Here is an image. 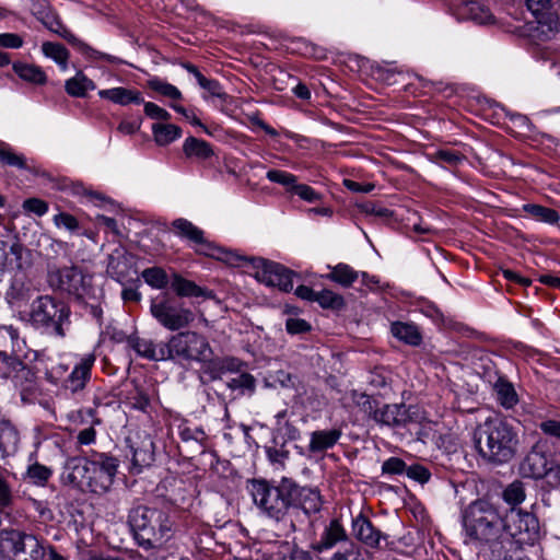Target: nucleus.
Instances as JSON below:
<instances>
[{
    "mask_svg": "<svg viewBox=\"0 0 560 560\" xmlns=\"http://www.w3.org/2000/svg\"><path fill=\"white\" fill-rule=\"evenodd\" d=\"M46 27L74 46L85 58L91 60H105L109 63H119L118 57L98 51L86 43L77 38L56 16L44 22Z\"/></svg>",
    "mask_w": 560,
    "mask_h": 560,
    "instance_id": "ddd939ff",
    "label": "nucleus"
},
{
    "mask_svg": "<svg viewBox=\"0 0 560 560\" xmlns=\"http://www.w3.org/2000/svg\"><path fill=\"white\" fill-rule=\"evenodd\" d=\"M19 443L20 433L16 427L10 420H0V459L15 454Z\"/></svg>",
    "mask_w": 560,
    "mask_h": 560,
    "instance_id": "c85d7f7f",
    "label": "nucleus"
},
{
    "mask_svg": "<svg viewBox=\"0 0 560 560\" xmlns=\"http://www.w3.org/2000/svg\"><path fill=\"white\" fill-rule=\"evenodd\" d=\"M183 152L187 159L197 162H206L215 156L211 143L192 136L187 137L183 142Z\"/></svg>",
    "mask_w": 560,
    "mask_h": 560,
    "instance_id": "cd10ccee",
    "label": "nucleus"
},
{
    "mask_svg": "<svg viewBox=\"0 0 560 560\" xmlns=\"http://www.w3.org/2000/svg\"><path fill=\"white\" fill-rule=\"evenodd\" d=\"M0 547L14 560H43L45 557L43 542L35 535L19 529L1 530Z\"/></svg>",
    "mask_w": 560,
    "mask_h": 560,
    "instance_id": "9d476101",
    "label": "nucleus"
},
{
    "mask_svg": "<svg viewBox=\"0 0 560 560\" xmlns=\"http://www.w3.org/2000/svg\"><path fill=\"white\" fill-rule=\"evenodd\" d=\"M9 253L7 250L3 254L1 268H15L19 270H26L32 265L31 252L19 241L14 242L9 246Z\"/></svg>",
    "mask_w": 560,
    "mask_h": 560,
    "instance_id": "bb28decb",
    "label": "nucleus"
},
{
    "mask_svg": "<svg viewBox=\"0 0 560 560\" xmlns=\"http://www.w3.org/2000/svg\"><path fill=\"white\" fill-rule=\"evenodd\" d=\"M474 446L487 463H509L517 452L518 434L515 429L498 417L488 418L474 430Z\"/></svg>",
    "mask_w": 560,
    "mask_h": 560,
    "instance_id": "f03ea898",
    "label": "nucleus"
},
{
    "mask_svg": "<svg viewBox=\"0 0 560 560\" xmlns=\"http://www.w3.org/2000/svg\"><path fill=\"white\" fill-rule=\"evenodd\" d=\"M256 277L267 285L289 292L293 289V272L284 266L266 259H258Z\"/></svg>",
    "mask_w": 560,
    "mask_h": 560,
    "instance_id": "4468645a",
    "label": "nucleus"
},
{
    "mask_svg": "<svg viewBox=\"0 0 560 560\" xmlns=\"http://www.w3.org/2000/svg\"><path fill=\"white\" fill-rule=\"evenodd\" d=\"M523 211L530 218L548 224H556L560 220L558 211L537 203L523 205Z\"/></svg>",
    "mask_w": 560,
    "mask_h": 560,
    "instance_id": "4c0bfd02",
    "label": "nucleus"
},
{
    "mask_svg": "<svg viewBox=\"0 0 560 560\" xmlns=\"http://www.w3.org/2000/svg\"><path fill=\"white\" fill-rule=\"evenodd\" d=\"M90 471L91 486H89L88 491L95 494L106 493L114 483V478L95 469H91Z\"/></svg>",
    "mask_w": 560,
    "mask_h": 560,
    "instance_id": "37998d69",
    "label": "nucleus"
},
{
    "mask_svg": "<svg viewBox=\"0 0 560 560\" xmlns=\"http://www.w3.org/2000/svg\"><path fill=\"white\" fill-rule=\"evenodd\" d=\"M406 474L409 478L417 480L421 483H425L430 480V471L422 465H411L407 467Z\"/></svg>",
    "mask_w": 560,
    "mask_h": 560,
    "instance_id": "338daca9",
    "label": "nucleus"
},
{
    "mask_svg": "<svg viewBox=\"0 0 560 560\" xmlns=\"http://www.w3.org/2000/svg\"><path fill=\"white\" fill-rule=\"evenodd\" d=\"M128 343L139 357L149 361L167 360L166 343H155L151 339L140 337H130Z\"/></svg>",
    "mask_w": 560,
    "mask_h": 560,
    "instance_id": "4be33fe9",
    "label": "nucleus"
},
{
    "mask_svg": "<svg viewBox=\"0 0 560 560\" xmlns=\"http://www.w3.org/2000/svg\"><path fill=\"white\" fill-rule=\"evenodd\" d=\"M315 302H317L323 308L330 310H341L346 305L342 295L328 289L317 292Z\"/></svg>",
    "mask_w": 560,
    "mask_h": 560,
    "instance_id": "c03bdc74",
    "label": "nucleus"
},
{
    "mask_svg": "<svg viewBox=\"0 0 560 560\" xmlns=\"http://www.w3.org/2000/svg\"><path fill=\"white\" fill-rule=\"evenodd\" d=\"M503 515L486 499L471 502L464 511L463 524L467 536L483 542H500Z\"/></svg>",
    "mask_w": 560,
    "mask_h": 560,
    "instance_id": "39448f33",
    "label": "nucleus"
},
{
    "mask_svg": "<svg viewBox=\"0 0 560 560\" xmlns=\"http://www.w3.org/2000/svg\"><path fill=\"white\" fill-rule=\"evenodd\" d=\"M147 86L153 92L174 102L183 100V93L179 89L159 77H152L147 80Z\"/></svg>",
    "mask_w": 560,
    "mask_h": 560,
    "instance_id": "58836bf2",
    "label": "nucleus"
},
{
    "mask_svg": "<svg viewBox=\"0 0 560 560\" xmlns=\"http://www.w3.org/2000/svg\"><path fill=\"white\" fill-rule=\"evenodd\" d=\"M52 222L56 228L65 229L70 233H75L80 228L78 219L73 214L65 211H60L57 214H55L52 218Z\"/></svg>",
    "mask_w": 560,
    "mask_h": 560,
    "instance_id": "6e6d98bb",
    "label": "nucleus"
},
{
    "mask_svg": "<svg viewBox=\"0 0 560 560\" xmlns=\"http://www.w3.org/2000/svg\"><path fill=\"white\" fill-rule=\"evenodd\" d=\"M24 40L22 36L15 33H1L0 34V47L19 49L23 46Z\"/></svg>",
    "mask_w": 560,
    "mask_h": 560,
    "instance_id": "774afa93",
    "label": "nucleus"
},
{
    "mask_svg": "<svg viewBox=\"0 0 560 560\" xmlns=\"http://www.w3.org/2000/svg\"><path fill=\"white\" fill-rule=\"evenodd\" d=\"M351 529L361 544L372 549H381L382 540H387V535L376 528L362 512L352 517Z\"/></svg>",
    "mask_w": 560,
    "mask_h": 560,
    "instance_id": "a211bd4d",
    "label": "nucleus"
},
{
    "mask_svg": "<svg viewBox=\"0 0 560 560\" xmlns=\"http://www.w3.org/2000/svg\"><path fill=\"white\" fill-rule=\"evenodd\" d=\"M265 560H313L306 552L295 550L290 545L280 546L277 551L272 552Z\"/></svg>",
    "mask_w": 560,
    "mask_h": 560,
    "instance_id": "a18cd8bd",
    "label": "nucleus"
},
{
    "mask_svg": "<svg viewBox=\"0 0 560 560\" xmlns=\"http://www.w3.org/2000/svg\"><path fill=\"white\" fill-rule=\"evenodd\" d=\"M42 52L46 58L54 60L61 71L68 69L70 52L62 44L44 42L42 44Z\"/></svg>",
    "mask_w": 560,
    "mask_h": 560,
    "instance_id": "f704fd0d",
    "label": "nucleus"
},
{
    "mask_svg": "<svg viewBox=\"0 0 560 560\" xmlns=\"http://www.w3.org/2000/svg\"><path fill=\"white\" fill-rule=\"evenodd\" d=\"M292 516L302 510L306 515L320 511L323 499L319 490L313 487H301L293 480Z\"/></svg>",
    "mask_w": 560,
    "mask_h": 560,
    "instance_id": "6ab92c4d",
    "label": "nucleus"
},
{
    "mask_svg": "<svg viewBox=\"0 0 560 560\" xmlns=\"http://www.w3.org/2000/svg\"><path fill=\"white\" fill-rule=\"evenodd\" d=\"M495 394L497 401L505 409H512L518 402V395L514 385L504 376L495 374L494 380L488 381Z\"/></svg>",
    "mask_w": 560,
    "mask_h": 560,
    "instance_id": "393cba45",
    "label": "nucleus"
},
{
    "mask_svg": "<svg viewBox=\"0 0 560 560\" xmlns=\"http://www.w3.org/2000/svg\"><path fill=\"white\" fill-rule=\"evenodd\" d=\"M406 470V463L398 457H389L382 465V472L387 475H401Z\"/></svg>",
    "mask_w": 560,
    "mask_h": 560,
    "instance_id": "052dcab7",
    "label": "nucleus"
},
{
    "mask_svg": "<svg viewBox=\"0 0 560 560\" xmlns=\"http://www.w3.org/2000/svg\"><path fill=\"white\" fill-rule=\"evenodd\" d=\"M293 479L282 477L278 482L265 479H252L249 493L259 513L280 524L288 534L296 530L292 517Z\"/></svg>",
    "mask_w": 560,
    "mask_h": 560,
    "instance_id": "f257e3e1",
    "label": "nucleus"
},
{
    "mask_svg": "<svg viewBox=\"0 0 560 560\" xmlns=\"http://www.w3.org/2000/svg\"><path fill=\"white\" fill-rule=\"evenodd\" d=\"M360 277V272L355 271L351 266L339 262L330 267V272L326 278L343 288H350Z\"/></svg>",
    "mask_w": 560,
    "mask_h": 560,
    "instance_id": "72a5a7b5",
    "label": "nucleus"
},
{
    "mask_svg": "<svg viewBox=\"0 0 560 560\" xmlns=\"http://www.w3.org/2000/svg\"><path fill=\"white\" fill-rule=\"evenodd\" d=\"M431 160L442 166H457L463 163L465 155L451 149H440L431 154Z\"/></svg>",
    "mask_w": 560,
    "mask_h": 560,
    "instance_id": "79ce46f5",
    "label": "nucleus"
},
{
    "mask_svg": "<svg viewBox=\"0 0 560 560\" xmlns=\"http://www.w3.org/2000/svg\"><path fill=\"white\" fill-rule=\"evenodd\" d=\"M152 133L156 144L164 147L182 137V129L174 124H153Z\"/></svg>",
    "mask_w": 560,
    "mask_h": 560,
    "instance_id": "c9c22d12",
    "label": "nucleus"
},
{
    "mask_svg": "<svg viewBox=\"0 0 560 560\" xmlns=\"http://www.w3.org/2000/svg\"><path fill=\"white\" fill-rule=\"evenodd\" d=\"M144 282L153 289H164L168 283L166 271L161 267H150L141 272Z\"/></svg>",
    "mask_w": 560,
    "mask_h": 560,
    "instance_id": "a19ab883",
    "label": "nucleus"
},
{
    "mask_svg": "<svg viewBox=\"0 0 560 560\" xmlns=\"http://www.w3.org/2000/svg\"><path fill=\"white\" fill-rule=\"evenodd\" d=\"M167 360L178 362H210L213 354L208 339L196 331L186 330L173 335L166 342Z\"/></svg>",
    "mask_w": 560,
    "mask_h": 560,
    "instance_id": "1a4fd4ad",
    "label": "nucleus"
},
{
    "mask_svg": "<svg viewBox=\"0 0 560 560\" xmlns=\"http://www.w3.org/2000/svg\"><path fill=\"white\" fill-rule=\"evenodd\" d=\"M525 490L523 482L516 480L510 483L502 493L503 500L512 508L521 504L525 500Z\"/></svg>",
    "mask_w": 560,
    "mask_h": 560,
    "instance_id": "8fccbe9b",
    "label": "nucleus"
},
{
    "mask_svg": "<svg viewBox=\"0 0 560 560\" xmlns=\"http://www.w3.org/2000/svg\"><path fill=\"white\" fill-rule=\"evenodd\" d=\"M362 408L368 412L373 420L382 425L397 427L404 422L405 419V407L402 405H383L381 408H376V401L372 400L366 395H361Z\"/></svg>",
    "mask_w": 560,
    "mask_h": 560,
    "instance_id": "dca6fc26",
    "label": "nucleus"
},
{
    "mask_svg": "<svg viewBox=\"0 0 560 560\" xmlns=\"http://www.w3.org/2000/svg\"><path fill=\"white\" fill-rule=\"evenodd\" d=\"M13 513L16 522H49L54 517L46 501L25 494L14 505Z\"/></svg>",
    "mask_w": 560,
    "mask_h": 560,
    "instance_id": "2eb2a0df",
    "label": "nucleus"
},
{
    "mask_svg": "<svg viewBox=\"0 0 560 560\" xmlns=\"http://www.w3.org/2000/svg\"><path fill=\"white\" fill-rule=\"evenodd\" d=\"M88 460L91 464V469L102 471L115 478L118 469V459L106 453H93Z\"/></svg>",
    "mask_w": 560,
    "mask_h": 560,
    "instance_id": "e433bc0d",
    "label": "nucleus"
},
{
    "mask_svg": "<svg viewBox=\"0 0 560 560\" xmlns=\"http://www.w3.org/2000/svg\"><path fill=\"white\" fill-rule=\"evenodd\" d=\"M96 89L93 80L88 78L83 71L79 70L74 77L66 80L65 90L72 97H85L89 91Z\"/></svg>",
    "mask_w": 560,
    "mask_h": 560,
    "instance_id": "2f4dec72",
    "label": "nucleus"
},
{
    "mask_svg": "<svg viewBox=\"0 0 560 560\" xmlns=\"http://www.w3.org/2000/svg\"><path fill=\"white\" fill-rule=\"evenodd\" d=\"M292 192L307 202H315L320 198V195L314 188L305 184H298V182L295 183Z\"/></svg>",
    "mask_w": 560,
    "mask_h": 560,
    "instance_id": "e2e57ef3",
    "label": "nucleus"
},
{
    "mask_svg": "<svg viewBox=\"0 0 560 560\" xmlns=\"http://www.w3.org/2000/svg\"><path fill=\"white\" fill-rule=\"evenodd\" d=\"M266 177L271 183H277L287 188L288 191H292L298 177L289 172L280 170H269Z\"/></svg>",
    "mask_w": 560,
    "mask_h": 560,
    "instance_id": "603ef678",
    "label": "nucleus"
},
{
    "mask_svg": "<svg viewBox=\"0 0 560 560\" xmlns=\"http://www.w3.org/2000/svg\"><path fill=\"white\" fill-rule=\"evenodd\" d=\"M348 533L341 522L337 518L331 520L323 529L319 540L312 545L315 552H324L335 548L340 542L349 544Z\"/></svg>",
    "mask_w": 560,
    "mask_h": 560,
    "instance_id": "aec40b11",
    "label": "nucleus"
},
{
    "mask_svg": "<svg viewBox=\"0 0 560 560\" xmlns=\"http://www.w3.org/2000/svg\"><path fill=\"white\" fill-rule=\"evenodd\" d=\"M342 436L339 428L315 430L310 434L308 452L311 454L324 453L337 445Z\"/></svg>",
    "mask_w": 560,
    "mask_h": 560,
    "instance_id": "412c9836",
    "label": "nucleus"
},
{
    "mask_svg": "<svg viewBox=\"0 0 560 560\" xmlns=\"http://www.w3.org/2000/svg\"><path fill=\"white\" fill-rule=\"evenodd\" d=\"M288 411L282 410L276 415L279 432L289 441H296L301 436L300 430L289 420H285Z\"/></svg>",
    "mask_w": 560,
    "mask_h": 560,
    "instance_id": "3c124183",
    "label": "nucleus"
},
{
    "mask_svg": "<svg viewBox=\"0 0 560 560\" xmlns=\"http://www.w3.org/2000/svg\"><path fill=\"white\" fill-rule=\"evenodd\" d=\"M7 474V469L0 467V513L13 505V491Z\"/></svg>",
    "mask_w": 560,
    "mask_h": 560,
    "instance_id": "de8ad7c7",
    "label": "nucleus"
},
{
    "mask_svg": "<svg viewBox=\"0 0 560 560\" xmlns=\"http://www.w3.org/2000/svg\"><path fill=\"white\" fill-rule=\"evenodd\" d=\"M526 7L540 23L549 10V0H526Z\"/></svg>",
    "mask_w": 560,
    "mask_h": 560,
    "instance_id": "69168bd1",
    "label": "nucleus"
},
{
    "mask_svg": "<svg viewBox=\"0 0 560 560\" xmlns=\"http://www.w3.org/2000/svg\"><path fill=\"white\" fill-rule=\"evenodd\" d=\"M73 358L72 366L60 361L44 372L47 383L57 387L60 393L71 396H75L86 388L96 362L94 352L74 354Z\"/></svg>",
    "mask_w": 560,
    "mask_h": 560,
    "instance_id": "7ed1b4c3",
    "label": "nucleus"
},
{
    "mask_svg": "<svg viewBox=\"0 0 560 560\" xmlns=\"http://www.w3.org/2000/svg\"><path fill=\"white\" fill-rule=\"evenodd\" d=\"M287 331L291 335L304 334L311 330L308 322L302 318L290 317L285 322Z\"/></svg>",
    "mask_w": 560,
    "mask_h": 560,
    "instance_id": "0e129e2a",
    "label": "nucleus"
},
{
    "mask_svg": "<svg viewBox=\"0 0 560 560\" xmlns=\"http://www.w3.org/2000/svg\"><path fill=\"white\" fill-rule=\"evenodd\" d=\"M143 110L144 114L155 120H163L167 121L171 119V114L163 107L159 106L158 104L153 102H144L143 101Z\"/></svg>",
    "mask_w": 560,
    "mask_h": 560,
    "instance_id": "13d9d810",
    "label": "nucleus"
},
{
    "mask_svg": "<svg viewBox=\"0 0 560 560\" xmlns=\"http://www.w3.org/2000/svg\"><path fill=\"white\" fill-rule=\"evenodd\" d=\"M178 435L183 442H197L202 444L206 440V433L200 427H190L187 423L178 425Z\"/></svg>",
    "mask_w": 560,
    "mask_h": 560,
    "instance_id": "864d4df0",
    "label": "nucleus"
},
{
    "mask_svg": "<svg viewBox=\"0 0 560 560\" xmlns=\"http://www.w3.org/2000/svg\"><path fill=\"white\" fill-rule=\"evenodd\" d=\"M390 334L399 341L412 347H418L422 342L420 327L412 322H393L390 324Z\"/></svg>",
    "mask_w": 560,
    "mask_h": 560,
    "instance_id": "c756f323",
    "label": "nucleus"
},
{
    "mask_svg": "<svg viewBox=\"0 0 560 560\" xmlns=\"http://www.w3.org/2000/svg\"><path fill=\"white\" fill-rule=\"evenodd\" d=\"M365 551L358 544L350 541L337 550L330 560H366Z\"/></svg>",
    "mask_w": 560,
    "mask_h": 560,
    "instance_id": "09e8293b",
    "label": "nucleus"
},
{
    "mask_svg": "<svg viewBox=\"0 0 560 560\" xmlns=\"http://www.w3.org/2000/svg\"><path fill=\"white\" fill-rule=\"evenodd\" d=\"M150 312L161 326L172 331L188 327L195 319L191 310L170 298L153 300Z\"/></svg>",
    "mask_w": 560,
    "mask_h": 560,
    "instance_id": "9b49d317",
    "label": "nucleus"
},
{
    "mask_svg": "<svg viewBox=\"0 0 560 560\" xmlns=\"http://www.w3.org/2000/svg\"><path fill=\"white\" fill-rule=\"evenodd\" d=\"M129 523L137 544L145 550L152 549L155 542L168 539L173 530L168 513L153 506L139 505L132 509Z\"/></svg>",
    "mask_w": 560,
    "mask_h": 560,
    "instance_id": "20e7f679",
    "label": "nucleus"
},
{
    "mask_svg": "<svg viewBox=\"0 0 560 560\" xmlns=\"http://www.w3.org/2000/svg\"><path fill=\"white\" fill-rule=\"evenodd\" d=\"M91 464L86 457H71L66 462L62 480L66 485L88 491L91 486Z\"/></svg>",
    "mask_w": 560,
    "mask_h": 560,
    "instance_id": "f3484780",
    "label": "nucleus"
},
{
    "mask_svg": "<svg viewBox=\"0 0 560 560\" xmlns=\"http://www.w3.org/2000/svg\"><path fill=\"white\" fill-rule=\"evenodd\" d=\"M49 283L52 288L84 298L91 291V277L75 266L62 267L49 273Z\"/></svg>",
    "mask_w": 560,
    "mask_h": 560,
    "instance_id": "f8f14e48",
    "label": "nucleus"
},
{
    "mask_svg": "<svg viewBox=\"0 0 560 560\" xmlns=\"http://www.w3.org/2000/svg\"><path fill=\"white\" fill-rule=\"evenodd\" d=\"M172 290L179 298H202L211 300L214 298V292L207 288H202L191 280L182 277L179 273L172 276Z\"/></svg>",
    "mask_w": 560,
    "mask_h": 560,
    "instance_id": "b1692460",
    "label": "nucleus"
},
{
    "mask_svg": "<svg viewBox=\"0 0 560 560\" xmlns=\"http://www.w3.org/2000/svg\"><path fill=\"white\" fill-rule=\"evenodd\" d=\"M228 385L231 389H247L252 392L255 388V378L248 373H243L233 377Z\"/></svg>",
    "mask_w": 560,
    "mask_h": 560,
    "instance_id": "680f3d73",
    "label": "nucleus"
},
{
    "mask_svg": "<svg viewBox=\"0 0 560 560\" xmlns=\"http://www.w3.org/2000/svg\"><path fill=\"white\" fill-rule=\"evenodd\" d=\"M69 317L70 310L62 301L42 295L32 302L28 320L33 328L44 334L65 338V325L69 324Z\"/></svg>",
    "mask_w": 560,
    "mask_h": 560,
    "instance_id": "423d86ee",
    "label": "nucleus"
},
{
    "mask_svg": "<svg viewBox=\"0 0 560 560\" xmlns=\"http://www.w3.org/2000/svg\"><path fill=\"white\" fill-rule=\"evenodd\" d=\"M500 544H509L506 552L516 551L523 545H533L539 537L538 518L529 512L511 508L502 518Z\"/></svg>",
    "mask_w": 560,
    "mask_h": 560,
    "instance_id": "0eeeda50",
    "label": "nucleus"
},
{
    "mask_svg": "<svg viewBox=\"0 0 560 560\" xmlns=\"http://www.w3.org/2000/svg\"><path fill=\"white\" fill-rule=\"evenodd\" d=\"M154 459L153 453V442L149 441L143 445L142 448H133L132 450V465L137 468L138 471L141 470L142 467L149 466Z\"/></svg>",
    "mask_w": 560,
    "mask_h": 560,
    "instance_id": "49530a36",
    "label": "nucleus"
},
{
    "mask_svg": "<svg viewBox=\"0 0 560 560\" xmlns=\"http://www.w3.org/2000/svg\"><path fill=\"white\" fill-rule=\"evenodd\" d=\"M98 96L120 106H128L130 104L140 105L143 103L142 93L140 91L124 86L100 90Z\"/></svg>",
    "mask_w": 560,
    "mask_h": 560,
    "instance_id": "a878e982",
    "label": "nucleus"
},
{
    "mask_svg": "<svg viewBox=\"0 0 560 560\" xmlns=\"http://www.w3.org/2000/svg\"><path fill=\"white\" fill-rule=\"evenodd\" d=\"M0 163L3 166H11L21 170L26 167V160L24 155L15 153L10 148H0Z\"/></svg>",
    "mask_w": 560,
    "mask_h": 560,
    "instance_id": "5fc2aeb1",
    "label": "nucleus"
},
{
    "mask_svg": "<svg viewBox=\"0 0 560 560\" xmlns=\"http://www.w3.org/2000/svg\"><path fill=\"white\" fill-rule=\"evenodd\" d=\"M22 208L27 213H34L38 217H43L48 212V203L39 198H28L23 201Z\"/></svg>",
    "mask_w": 560,
    "mask_h": 560,
    "instance_id": "4d7b16f0",
    "label": "nucleus"
},
{
    "mask_svg": "<svg viewBox=\"0 0 560 560\" xmlns=\"http://www.w3.org/2000/svg\"><path fill=\"white\" fill-rule=\"evenodd\" d=\"M0 378L12 383L24 402L35 400L40 394L37 372L15 354L0 351Z\"/></svg>",
    "mask_w": 560,
    "mask_h": 560,
    "instance_id": "6e6552de",
    "label": "nucleus"
},
{
    "mask_svg": "<svg viewBox=\"0 0 560 560\" xmlns=\"http://www.w3.org/2000/svg\"><path fill=\"white\" fill-rule=\"evenodd\" d=\"M52 476V469L39 463L30 465L25 477L35 486L45 487Z\"/></svg>",
    "mask_w": 560,
    "mask_h": 560,
    "instance_id": "ea45409f",
    "label": "nucleus"
},
{
    "mask_svg": "<svg viewBox=\"0 0 560 560\" xmlns=\"http://www.w3.org/2000/svg\"><path fill=\"white\" fill-rule=\"evenodd\" d=\"M0 336L2 338H9L11 341L12 352L21 351V343H24V340L20 339L19 329L13 327L12 325H4L0 327Z\"/></svg>",
    "mask_w": 560,
    "mask_h": 560,
    "instance_id": "bf43d9fd",
    "label": "nucleus"
},
{
    "mask_svg": "<svg viewBox=\"0 0 560 560\" xmlns=\"http://www.w3.org/2000/svg\"><path fill=\"white\" fill-rule=\"evenodd\" d=\"M547 456L537 450H532L522 463L521 469L526 477L541 479L547 474L552 475Z\"/></svg>",
    "mask_w": 560,
    "mask_h": 560,
    "instance_id": "5701e85b",
    "label": "nucleus"
},
{
    "mask_svg": "<svg viewBox=\"0 0 560 560\" xmlns=\"http://www.w3.org/2000/svg\"><path fill=\"white\" fill-rule=\"evenodd\" d=\"M172 228L177 236L195 244H205V233L187 219L179 218L172 222Z\"/></svg>",
    "mask_w": 560,
    "mask_h": 560,
    "instance_id": "473e14b6",
    "label": "nucleus"
},
{
    "mask_svg": "<svg viewBox=\"0 0 560 560\" xmlns=\"http://www.w3.org/2000/svg\"><path fill=\"white\" fill-rule=\"evenodd\" d=\"M12 69L23 81L34 85H45L48 81L46 72L40 66L23 61L13 62Z\"/></svg>",
    "mask_w": 560,
    "mask_h": 560,
    "instance_id": "7c9ffc66",
    "label": "nucleus"
}]
</instances>
